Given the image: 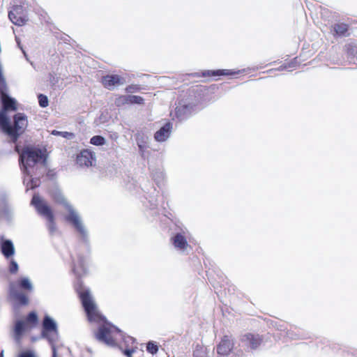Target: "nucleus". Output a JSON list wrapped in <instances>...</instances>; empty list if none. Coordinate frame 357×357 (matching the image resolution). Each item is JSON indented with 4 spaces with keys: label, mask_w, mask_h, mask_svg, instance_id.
<instances>
[{
    "label": "nucleus",
    "mask_w": 357,
    "mask_h": 357,
    "mask_svg": "<svg viewBox=\"0 0 357 357\" xmlns=\"http://www.w3.org/2000/svg\"><path fill=\"white\" fill-rule=\"evenodd\" d=\"M194 111L193 105L179 103L176 108V116L179 120H184L190 116Z\"/></svg>",
    "instance_id": "nucleus-8"
},
{
    "label": "nucleus",
    "mask_w": 357,
    "mask_h": 357,
    "mask_svg": "<svg viewBox=\"0 0 357 357\" xmlns=\"http://www.w3.org/2000/svg\"><path fill=\"white\" fill-rule=\"evenodd\" d=\"M172 128V124L170 123H167L155 133V139L160 142L166 141L170 136Z\"/></svg>",
    "instance_id": "nucleus-11"
},
{
    "label": "nucleus",
    "mask_w": 357,
    "mask_h": 357,
    "mask_svg": "<svg viewBox=\"0 0 357 357\" xmlns=\"http://www.w3.org/2000/svg\"><path fill=\"white\" fill-rule=\"evenodd\" d=\"M0 249L2 255L7 259L11 257L15 252L13 244L10 240L4 239L3 236L0 238Z\"/></svg>",
    "instance_id": "nucleus-10"
},
{
    "label": "nucleus",
    "mask_w": 357,
    "mask_h": 357,
    "mask_svg": "<svg viewBox=\"0 0 357 357\" xmlns=\"http://www.w3.org/2000/svg\"><path fill=\"white\" fill-rule=\"evenodd\" d=\"M335 32L340 36H344L348 31V26L344 23L336 24L334 25Z\"/></svg>",
    "instance_id": "nucleus-23"
},
{
    "label": "nucleus",
    "mask_w": 357,
    "mask_h": 357,
    "mask_svg": "<svg viewBox=\"0 0 357 357\" xmlns=\"http://www.w3.org/2000/svg\"><path fill=\"white\" fill-rule=\"evenodd\" d=\"M86 259L82 257H79L77 264L74 265L73 271L75 273L80 277L86 273V269L85 265L86 264Z\"/></svg>",
    "instance_id": "nucleus-17"
},
{
    "label": "nucleus",
    "mask_w": 357,
    "mask_h": 357,
    "mask_svg": "<svg viewBox=\"0 0 357 357\" xmlns=\"http://www.w3.org/2000/svg\"><path fill=\"white\" fill-rule=\"evenodd\" d=\"M146 350L151 354H155L158 352V347L153 342H149L147 344Z\"/></svg>",
    "instance_id": "nucleus-30"
},
{
    "label": "nucleus",
    "mask_w": 357,
    "mask_h": 357,
    "mask_svg": "<svg viewBox=\"0 0 357 357\" xmlns=\"http://www.w3.org/2000/svg\"><path fill=\"white\" fill-rule=\"evenodd\" d=\"M38 103L41 107H47L49 105V100L47 96L43 94H39L38 96Z\"/></svg>",
    "instance_id": "nucleus-28"
},
{
    "label": "nucleus",
    "mask_w": 357,
    "mask_h": 357,
    "mask_svg": "<svg viewBox=\"0 0 357 357\" xmlns=\"http://www.w3.org/2000/svg\"><path fill=\"white\" fill-rule=\"evenodd\" d=\"M51 134L54 136H61L68 139H73L75 137V134L70 132H61L56 130H53Z\"/></svg>",
    "instance_id": "nucleus-25"
},
{
    "label": "nucleus",
    "mask_w": 357,
    "mask_h": 357,
    "mask_svg": "<svg viewBox=\"0 0 357 357\" xmlns=\"http://www.w3.org/2000/svg\"><path fill=\"white\" fill-rule=\"evenodd\" d=\"M75 288L89 320L94 322H102L98 330L95 333L96 338L107 346H116L120 339L123 338V332L115 326L105 320V317L100 314L88 288L83 286L80 282L76 284Z\"/></svg>",
    "instance_id": "nucleus-1"
},
{
    "label": "nucleus",
    "mask_w": 357,
    "mask_h": 357,
    "mask_svg": "<svg viewBox=\"0 0 357 357\" xmlns=\"http://www.w3.org/2000/svg\"><path fill=\"white\" fill-rule=\"evenodd\" d=\"M66 209L68 211V214L66 215L65 219L70 224H72L74 221H76L80 215L79 213L74 208V207L70 204L68 205Z\"/></svg>",
    "instance_id": "nucleus-20"
},
{
    "label": "nucleus",
    "mask_w": 357,
    "mask_h": 357,
    "mask_svg": "<svg viewBox=\"0 0 357 357\" xmlns=\"http://www.w3.org/2000/svg\"><path fill=\"white\" fill-rule=\"evenodd\" d=\"M137 146L141 152H144L149 146V137L142 132H138L136 136Z\"/></svg>",
    "instance_id": "nucleus-18"
},
{
    "label": "nucleus",
    "mask_w": 357,
    "mask_h": 357,
    "mask_svg": "<svg viewBox=\"0 0 357 357\" xmlns=\"http://www.w3.org/2000/svg\"><path fill=\"white\" fill-rule=\"evenodd\" d=\"M133 87L132 86H129L126 88V91L130 92L132 90Z\"/></svg>",
    "instance_id": "nucleus-41"
},
{
    "label": "nucleus",
    "mask_w": 357,
    "mask_h": 357,
    "mask_svg": "<svg viewBox=\"0 0 357 357\" xmlns=\"http://www.w3.org/2000/svg\"><path fill=\"white\" fill-rule=\"evenodd\" d=\"M20 8L15 6L9 12L8 17L10 21L15 25L21 26L22 25V15L20 12Z\"/></svg>",
    "instance_id": "nucleus-15"
},
{
    "label": "nucleus",
    "mask_w": 357,
    "mask_h": 357,
    "mask_svg": "<svg viewBox=\"0 0 357 357\" xmlns=\"http://www.w3.org/2000/svg\"><path fill=\"white\" fill-rule=\"evenodd\" d=\"M18 271V265L17 264L13 261L11 260L9 264V272L10 273H16Z\"/></svg>",
    "instance_id": "nucleus-32"
},
{
    "label": "nucleus",
    "mask_w": 357,
    "mask_h": 357,
    "mask_svg": "<svg viewBox=\"0 0 357 357\" xmlns=\"http://www.w3.org/2000/svg\"><path fill=\"white\" fill-rule=\"evenodd\" d=\"M22 335V320H18L15 326L14 336L16 340H20Z\"/></svg>",
    "instance_id": "nucleus-24"
},
{
    "label": "nucleus",
    "mask_w": 357,
    "mask_h": 357,
    "mask_svg": "<svg viewBox=\"0 0 357 357\" xmlns=\"http://www.w3.org/2000/svg\"><path fill=\"white\" fill-rule=\"evenodd\" d=\"M47 154L46 149H39L24 146V161L28 166H32L36 164L45 165L46 162ZM27 168L24 164V175L26 173Z\"/></svg>",
    "instance_id": "nucleus-2"
},
{
    "label": "nucleus",
    "mask_w": 357,
    "mask_h": 357,
    "mask_svg": "<svg viewBox=\"0 0 357 357\" xmlns=\"http://www.w3.org/2000/svg\"><path fill=\"white\" fill-rule=\"evenodd\" d=\"M31 65L34 68L33 63L31 62Z\"/></svg>",
    "instance_id": "nucleus-45"
},
{
    "label": "nucleus",
    "mask_w": 357,
    "mask_h": 357,
    "mask_svg": "<svg viewBox=\"0 0 357 357\" xmlns=\"http://www.w3.org/2000/svg\"><path fill=\"white\" fill-rule=\"evenodd\" d=\"M17 357H22V351L18 352Z\"/></svg>",
    "instance_id": "nucleus-43"
},
{
    "label": "nucleus",
    "mask_w": 357,
    "mask_h": 357,
    "mask_svg": "<svg viewBox=\"0 0 357 357\" xmlns=\"http://www.w3.org/2000/svg\"><path fill=\"white\" fill-rule=\"evenodd\" d=\"M144 98L139 96L128 95V102L129 104H144Z\"/></svg>",
    "instance_id": "nucleus-26"
},
{
    "label": "nucleus",
    "mask_w": 357,
    "mask_h": 357,
    "mask_svg": "<svg viewBox=\"0 0 357 357\" xmlns=\"http://www.w3.org/2000/svg\"><path fill=\"white\" fill-rule=\"evenodd\" d=\"M31 204L35 208L38 214L45 220L54 218L52 208L47 202L39 195L35 194L33 196Z\"/></svg>",
    "instance_id": "nucleus-4"
},
{
    "label": "nucleus",
    "mask_w": 357,
    "mask_h": 357,
    "mask_svg": "<svg viewBox=\"0 0 357 357\" xmlns=\"http://www.w3.org/2000/svg\"><path fill=\"white\" fill-rule=\"evenodd\" d=\"M71 225L79 234L83 241H86L88 238V231L82 222L81 217L77 219L76 221H74Z\"/></svg>",
    "instance_id": "nucleus-16"
},
{
    "label": "nucleus",
    "mask_w": 357,
    "mask_h": 357,
    "mask_svg": "<svg viewBox=\"0 0 357 357\" xmlns=\"http://www.w3.org/2000/svg\"><path fill=\"white\" fill-rule=\"evenodd\" d=\"M95 163V153L89 149L82 151L77 156V164L80 167H90Z\"/></svg>",
    "instance_id": "nucleus-6"
},
{
    "label": "nucleus",
    "mask_w": 357,
    "mask_h": 357,
    "mask_svg": "<svg viewBox=\"0 0 357 357\" xmlns=\"http://www.w3.org/2000/svg\"><path fill=\"white\" fill-rule=\"evenodd\" d=\"M56 81H57V79L56 80V79L54 77H53V79L50 80V82L52 84H55Z\"/></svg>",
    "instance_id": "nucleus-42"
},
{
    "label": "nucleus",
    "mask_w": 357,
    "mask_h": 357,
    "mask_svg": "<svg viewBox=\"0 0 357 357\" xmlns=\"http://www.w3.org/2000/svg\"><path fill=\"white\" fill-rule=\"evenodd\" d=\"M233 341L229 336H225L217 347L218 354L227 356L233 348Z\"/></svg>",
    "instance_id": "nucleus-9"
},
{
    "label": "nucleus",
    "mask_w": 357,
    "mask_h": 357,
    "mask_svg": "<svg viewBox=\"0 0 357 357\" xmlns=\"http://www.w3.org/2000/svg\"><path fill=\"white\" fill-rule=\"evenodd\" d=\"M24 357H39L36 351L32 349L24 350Z\"/></svg>",
    "instance_id": "nucleus-34"
},
{
    "label": "nucleus",
    "mask_w": 357,
    "mask_h": 357,
    "mask_svg": "<svg viewBox=\"0 0 357 357\" xmlns=\"http://www.w3.org/2000/svg\"><path fill=\"white\" fill-rule=\"evenodd\" d=\"M39 185V181L38 179H32L31 181V183L27 184V190L29 188H34L35 187L38 186Z\"/></svg>",
    "instance_id": "nucleus-36"
},
{
    "label": "nucleus",
    "mask_w": 357,
    "mask_h": 357,
    "mask_svg": "<svg viewBox=\"0 0 357 357\" xmlns=\"http://www.w3.org/2000/svg\"><path fill=\"white\" fill-rule=\"evenodd\" d=\"M193 357H206L204 349L201 347H197L193 351Z\"/></svg>",
    "instance_id": "nucleus-31"
},
{
    "label": "nucleus",
    "mask_w": 357,
    "mask_h": 357,
    "mask_svg": "<svg viewBox=\"0 0 357 357\" xmlns=\"http://www.w3.org/2000/svg\"><path fill=\"white\" fill-rule=\"evenodd\" d=\"M243 344L250 349H256L261 342L258 335L246 334L242 338Z\"/></svg>",
    "instance_id": "nucleus-12"
},
{
    "label": "nucleus",
    "mask_w": 357,
    "mask_h": 357,
    "mask_svg": "<svg viewBox=\"0 0 357 357\" xmlns=\"http://www.w3.org/2000/svg\"><path fill=\"white\" fill-rule=\"evenodd\" d=\"M29 298L24 294V305L28 304Z\"/></svg>",
    "instance_id": "nucleus-40"
},
{
    "label": "nucleus",
    "mask_w": 357,
    "mask_h": 357,
    "mask_svg": "<svg viewBox=\"0 0 357 357\" xmlns=\"http://www.w3.org/2000/svg\"><path fill=\"white\" fill-rule=\"evenodd\" d=\"M38 323V316L35 312H31L24 319V332L27 328H32Z\"/></svg>",
    "instance_id": "nucleus-19"
},
{
    "label": "nucleus",
    "mask_w": 357,
    "mask_h": 357,
    "mask_svg": "<svg viewBox=\"0 0 357 357\" xmlns=\"http://www.w3.org/2000/svg\"><path fill=\"white\" fill-rule=\"evenodd\" d=\"M23 55H24L25 57H26V54H25V52H24V53H23ZM26 60H27V61H29L28 58H26Z\"/></svg>",
    "instance_id": "nucleus-44"
},
{
    "label": "nucleus",
    "mask_w": 357,
    "mask_h": 357,
    "mask_svg": "<svg viewBox=\"0 0 357 357\" xmlns=\"http://www.w3.org/2000/svg\"><path fill=\"white\" fill-rule=\"evenodd\" d=\"M41 337L48 340L50 344L57 341L59 332L56 321L50 316L46 315L43 322Z\"/></svg>",
    "instance_id": "nucleus-3"
},
{
    "label": "nucleus",
    "mask_w": 357,
    "mask_h": 357,
    "mask_svg": "<svg viewBox=\"0 0 357 357\" xmlns=\"http://www.w3.org/2000/svg\"><path fill=\"white\" fill-rule=\"evenodd\" d=\"M9 296L15 305L22 304V278L10 284Z\"/></svg>",
    "instance_id": "nucleus-5"
},
{
    "label": "nucleus",
    "mask_w": 357,
    "mask_h": 357,
    "mask_svg": "<svg viewBox=\"0 0 357 357\" xmlns=\"http://www.w3.org/2000/svg\"><path fill=\"white\" fill-rule=\"evenodd\" d=\"M102 83L106 89L113 90L115 87L126 84V80L119 75H107L102 77Z\"/></svg>",
    "instance_id": "nucleus-7"
},
{
    "label": "nucleus",
    "mask_w": 357,
    "mask_h": 357,
    "mask_svg": "<svg viewBox=\"0 0 357 357\" xmlns=\"http://www.w3.org/2000/svg\"><path fill=\"white\" fill-rule=\"evenodd\" d=\"M15 40H16V42H17V43L18 47L20 48V50H22V45H21V40H20V38L16 36H15Z\"/></svg>",
    "instance_id": "nucleus-38"
},
{
    "label": "nucleus",
    "mask_w": 357,
    "mask_h": 357,
    "mask_svg": "<svg viewBox=\"0 0 357 357\" xmlns=\"http://www.w3.org/2000/svg\"><path fill=\"white\" fill-rule=\"evenodd\" d=\"M115 104L116 106L120 107L125 104H129L128 96H120L115 100Z\"/></svg>",
    "instance_id": "nucleus-29"
},
{
    "label": "nucleus",
    "mask_w": 357,
    "mask_h": 357,
    "mask_svg": "<svg viewBox=\"0 0 357 357\" xmlns=\"http://www.w3.org/2000/svg\"><path fill=\"white\" fill-rule=\"evenodd\" d=\"M133 353V350L127 349L124 351V354L130 357L132 354Z\"/></svg>",
    "instance_id": "nucleus-39"
},
{
    "label": "nucleus",
    "mask_w": 357,
    "mask_h": 357,
    "mask_svg": "<svg viewBox=\"0 0 357 357\" xmlns=\"http://www.w3.org/2000/svg\"><path fill=\"white\" fill-rule=\"evenodd\" d=\"M240 71H233L231 70H217L212 71H205L203 73V75H212V76H220V75H234L238 74Z\"/></svg>",
    "instance_id": "nucleus-21"
},
{
    "label": "nucleus",
    "mask_w": 357,
    "mask_h": 357,
    "mask_svg": "<svg viewBox=\"0 0 357 357\" xmlns=\"http://www.w3.org/2000/svg\"><path fill=\"white\" fill-rule=\"evenodd\" d=\"M24 290H33V286L30 280L26 278H24Z\"/></svg>",
    "instance_id": "nucleus-33"
},
{
    "label": "nucleus",
    "mask_w": 357,
    "mask_h": 357,
    "mask_svg": "<svg viewBox=\"0 0 357 357\" xmlns=\"http://www.w3.org/2000/svg\"><path fill=\"white\" fill-rule=\"evenodd\" d=\"M51 347H52V357H56V348L54 347V343L51 344Z\"/></svg>",
    "instance_id": "nucleus-37"
},
{
    "label": "nucleus",
    "mask_w": 357,
    "mask_h": 357,
    "mask_svg": "<svg viewBox=\"0 0 357 357\" xmlns=\"http://www.w3.org/2000/svg\"><path fill=\"white\" fill-rule=\"evenodd\" d=\"M174 247L181 252H185L189 247L185 237L181 234H177L172 238Z\"/></svg>",
    "instance_id": "nucleus-14"
},
{
    "label": "nucleus",
    "mask_w": 357,
    "mask_h": 357,
    "mask_svg": "<svg viewBox=\"0 0 357 357\" xmlns=\"http://www.w3.org/2000/svg\"><path fill=\"white\" fill-rule=\"evenodd\" d=\"M90 143L95 146H102L105 144V139L102 136L96 135L91 139Z\"/></svg>",
    "instance_id": "nucleus-27"
},
{
    "label": "nucleus",
    "mask_w": 357,
    "mask_h": 357,
    "mask_svg": "<svg viewBox=\"0 0 357 357\" xmlns=\"http://www.w3.org/2000/svg\"><path fill=\"white\" fill-rule=\"evenodd\" d=\"M50 196L52 199L56 204L63 205L65 208H67L68 205H70L68 202L66 200L61 190L58 188H54L50 192Z\"/></svg>",
    "instance_id": "nucleus-13"
},
{
    "label": "nucleus",
    "mask_w": 357,
    "mask_h": 357,
    "mask_svg": "<svg viewBox=\"0 0 357 357\" xmlns=\"http://www.w3.org/2000/svg\"><path fill=\"white\" fill-rule=\"evenodd\" d=\"M15 151L17 152V153L19 155V159H18L19 165H20V168H22V150L20 149V146L19 145H16Z\"/></svg>",
    "instance_id": "nucleus-35"
},
{
    "label": "nucleus",
    "mask_w": 357,
    "mask_h": 357,
    "mask_svg": "<svg viewBox=\"0 0 357 357\" xmlns=\"http://www.w3.org/2000/svg\"><path fill=\"white\" fill-rule=\"evenodd\" d=\"M46 226L48 229L49 234L54 236L58 233V229L55 221V217L46 220Z\"/></svg>",
    "instance_id": "nucleus-22"
}]
</instances>
